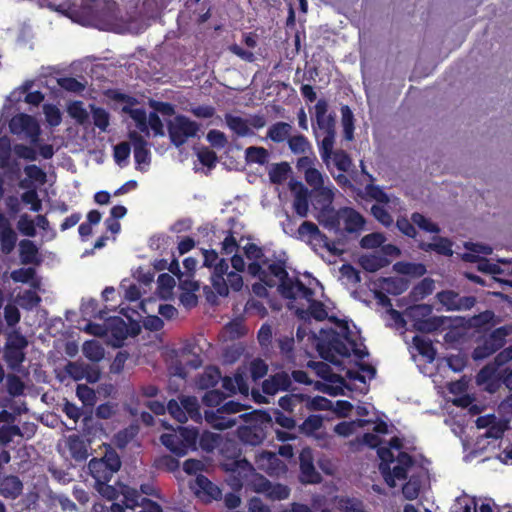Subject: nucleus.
Here are the masks:
<instances>
[{
  "label": "nucleus",
  "instance_id": "6e6d98bb",
  "mask_svg": "<svg viewBox=\"0 0 512 512\" xmlns=\"http://www.w3.org/2000/svg\"><path fill=\"white\" fill-rule=\"evenodd\" d=\"M76 395L85 406H94L96 402L95 391L85 384H79L76 388Z\"/></svg>",
  "mask_w": 512,
  "mask_h": 512
},
{
  "label": "nucleus",
  "instance_id": "e433bc0d",
  "mask_svg": "<svg viewBox=\"0 0 512 512\" xmlns=\"http://www.w3.org/2000/svg\"><path fill=\"white\" fill-rule=\"evenodd\" d=\"M82 350L84 356L93 362H98L104 357V349L96 340L86 341Z\"/></svg>",
  "mask_w": 512,
  "mask_h": 512
},
{
  "label": "nucleus",
  "instance_id": "20e7f679",
  "mask_svg": "<svg viewBox=\"0 0 512 512\" xmlns=\"http://www.w3.org/2000/svg\"><path fill=\"white\" fill-rule=\"evenodd\" d=\"M24 95L17 88L6 98L0 111V128H40L35 117L21 112Z\"/></svg>",
  "mask_w": 512,
  "mask_h": 512
},
{
  "label": "nucleus",
  "instance_id": "f8f14e48",
  "mask_svg": "<svg viewBox=\"0 0 512 512\" xmlns=\"http://www.w3.org/2000/svg\"><path fill=\"white\" fill-rule=\"evenodd\" d=\"M164 8V5L158 0H144L140 9L137 5H125V15L127 17H132L133 15L142 20V33L149 26V20L155 19Z\"/></svg>",
  "mask_w": 512,
  "mask_h": 512
},
{
  "label": "nucleus",
  "instance_id": "473e14b6",
  "mask_svg": "<svg viewBox=\"0 0 512 512\" xmlns=\"http://www.w3.org/2000/svg\"><path fill=\"white\" fill-rule=\"evenodd\" d=\"M152 466L158 471L175 472L179 469L180 463L176 457L164 454L156 457Z\"/></svg>",
  "mask_w": 512,
  "mask_h": 512
},
{
  "label": "nucleus",
  "instance_id": "c85d7f7f",
  "mask_svg": "<svg viewBox=\"0 0 512 512\" xmlns=\"http://www.w3.org/2000/svg\"><path fill=\"white\" fill-rule=\"evenodd\" d=\"M109 332L115 339L122 341L127 337V324L119 316H114L106 319L105 334Z\"/></svg>",
  "mask_w": 512,
  "mask_h": 512
},
{
  "label": "nucleus",
  "instance_id": "2f4dec72",
  "mask_svg": "<svg viewBox=\"0 0 512 512\" xmlns=\"http://www.w3.org/2000/svg\"><path fill=\"white\" fill-rule=\"evenodd\" d=\"M67 113L79 125H84L89 122V113L84 107V103L80 100H75L67 105Z\"/></svg>",
  "mask_w": 512,
  "mask_h": 512
},
{
  "label": "nucleus",
  "instance_id": "ddd939ff",
  "mask_svg": "<svg viewBox=\"0 0 512 512\" xmlns=\"http://www.w3.org/2000/svg\"><path fill=\"white\" fill-rule=\"evenodd\" d=\"M439 302L447 311H466L476 304L474 296H460L453 290H444L437 294Z\"/></svg>",
  "mask_w": 512,
  "mask_h": 512
},
{
  "label": "nucleus",
  "instance_id": "5fc2aeb1",
  "mask_svg": "<svg viewBox=\"0 0 512 512\" xmlns=\"http://www.w3.org/2000/svg\"><path fill=\"white\" fill-rule=\"evenodd\" d=\"M245 256L252 261H262L264 265L268 264V259L264 255V250L262 247L258 246L255 243H247L244 248Z\"/></svg>",
  "mask_w": 512,
  "mask_h": 512
},
{
  "label": "nucleus",
  "instance_id": "bf43d9fd",
  "mask_svg": "<svg viewBox=\"0 0 512 512\" xmlns=\"http://www.w3.org/2000/svg\"><path fill=\"white\" fill-rule=\"evenodd\" d=\"M14 436H22V432L17 425H2L0 426V444L3 446L8 445Z\"/></svg>",
  "mask_w": 512,
  "mask_h": 512
},
{
  "label": "nucleus",
  "instance_id": "4d7b16f0",
  "mask_svg": "<svg viewBox=\"0 0 512 512\" xmlns=\"http://www.w3.org/2000/svg\"><path fill=\"white\" fill-rule=\"evenodd\" d=\"M199 130H168L169 137L173 145L180 147L189 138L195 137Z\"/></svg>",
  "mask_w": 512,
  "mask_h": 512
},
{
  "label": "nucleus",
  "instance_id": "680f3d73",
  "mask_svg": "<svg viewBox=\"0 0 512 512\" xmlns=\"http://www.w3.org/2000/svg\"><path fill=\"white\" fill-rule=\"evenodd\" d=\"M333 162L338 170L341 172H348L352 166V160L347 152L344 150H337L333 154Z\"/></svg>",
  "mask_w": 512,
  "mask_h": 512
},
{
  "label": "nucleus",
  "instance_id": "a878e982",
  "mask_svg": "<svg viewBox=\"0 0 512 512\" xmlns=\"http://www.w3.org/2000/svg\"><path fill=\"white\" fill-rule=\"evenodd\" d=\"M225 119L228 128H249V126H253V128H263L265 125V120L262 116L247 119L227 113Z\"/></svg>",
  "mask_w": 512,
  "mask_h": 512
},
{
  "label": "nucleus",
  "instance_id": "3c124183",
  "mask_svg": "<svg viewBox=\"0 0 512 512\" xmlns=\"http://www.w3.org/2000/svg\"><path fill=\"white\" fill-rule=\"evenodd\" d=\"M304 402L306 408L310 411L330 410L332 408L331 400L323 396H315L314 398H310L306 395Z\"/></svg>",
  "mask_w": 512,
  "mask_h": 512
},
{
  "label": "nucleus",
  "instance_id": "774afa93",
  "mask_svg": "<svg viewBox=\"0 0 512 512\" xmlns=\"http://www.w3.org/2000/svg\"><path fill=\"white\" fill-rule=\"evenodd\" d=\"M339 506L343 512H366L363 502L355 498L341 499Z\"/></svg>",
  "mask_w": 512,
  "mask_h": 512
},
{
  "label": "nucleus",
  "instance_id": "0eeeda50",
  "mask_svg": "<svg viewBox=\"0 0 512 512\" xmlns=\"http://www.w3.org/2000/svg\"><path fill=\"white\" fill-rule=\"evenodd\" d=\"M167 411L179 423H185L188 419L196 423L202 422L200 405L195 396H182L179 402L175 399L169 400Z\"/></svg>",
  "mask_w": 512,
  "mask_h": 512
},
{
  "label": "nucleus",
  "instance_id": "f3484780",
  "mask_svg": "<svg viewBox=\"0 0 512 512\" xmlns=\"http://www.w3.org/2000/svg\"><path fill=\"white\" fill-rule=\"evenodd\" d=\"M312 120L316 121L317 128H335L336 114L328 111L325 99H319L314 106Z\"/></svg>",
  "mask_w": 512,
  "mask_h": 512
},
{
  "label": "nucleus",
  "instance_id": "a19ab883",
  "mask_svg": "<svg viewBox=\"0 0 512 512\" xmlns=\"http://www.w3.org/2000/svg\"><path fill=\"white\" fill-rule=\"evenodd\" d=\"M69 451L73 459H75L76 461H84L88 457V452L84 442L80 440L79 437L77 436L70 437Z\"/></svg>",
  "mask_w": 512,
  "mask_h": 512
},
{
  "label": "nucleus",
  "instance_id": "2eb2a0df",
  "mask_svg": "<svg viewBox=\"0 0 512 512\" xmlns=\"http://www.w3.org/2000/svg\"><path fill=\"white\" fill-rule=\"evenodd\" d=\"M224 468L232 473L234 478L233 486L239 488L245 484L254 472L253 466L246 459H232L224 464Z\"/></svg>",
  "mask_w": 512,
  "mask_h": 512
},
{
  "label": "nucleus",
  "instance_id": "cd10ccee",
  "mask_svg": "<svg viewBox=\"0 0 512 512\" xmlns=\"http://www.w3.org/2000/svg\"><path fill=\"white\" fill-rule=\"evenodd\" d=\"M24 172L27 178L20 181L19 185L21 188H31L33 182L44 184L47 176L45 171L35 164L27 165L24 168Z\"/></svg>",
  "mask_w": 512,
  "mask_h": 512
},
{
  "label": "nucleus",
  "instance_id": "7c9ffc66",
  "mask_svg": "<svg viewBox=\"0 0 512 512\" xmlns=\"http://www.w3.org/2000/svg\"><path fill=\"white\" fill-rule=\"evenodd\" d=\"M412 341L418 353L425 357L428 362H433L435 360L437 351L430 339L416 335L413 337Z\"/></svg>",
  "mask_w": 512,
  "mask_h": 512
},
{
  "label": "nucleus",
  "instance_id": "e2e57ef3",
  "mask_svg": "<svg viewBox=\"0 0 512 512\" xmlns=\"http://www.w3.org/2000/svg\"><path fill=\"white\" fill-rule=\"evenodd\" d=\"M365 191L370 198L379 204H388L390 202L388 194L378 185L368 184Z\"/></svg>",
  "mask_w": 512,
  "mask_h": 512
},
{
  "label": "nucleus",
  "instance_id": "49530a36",
  "mask_svg": "<svg viewBox=\"0 0 512 512\" xmlns=\"http://www.w3.org/2000/svg\"><path fill=\"white\" fill-rule=\"evenodd\" d=\"M495 314L492 310H486L470 318V325L476 329H482L494 324Z\"/></svg>",
  "mask_w": 512,
  "mask_h": 512
},
{
  "label": "nucleus",
  "instance_id": "dca6fc26",
  "mask_svg": "<svg viewBox=\"0 0 512 512\" xmlns=\"http://www.w3.org/2000/svg\"><path fill=\"white\" fill-rule=\"evenodd\" d=\"M318 351L323 359L329 361L332 364L338 363L332 351L346 358L351 355L350 348L342 339L338 337H335L332 340H330V342L327 345H319Z\"/></svg>",
  "mask_w": 512,
  "mask_h": 512
},
{
  "label": "nucleus",
  "instance_id": "c756f323",
  "mask_svg": "<svg viewBox=\"0 0 512 512\" xmlns=\"http://www.w3.org/2000/svg\"><path fill=\"white\" fill-rule=\"evenodd\" d=\"M221 379L220 369L216 366L207 367L199 376L197 385L200 389L208 390L218 384Z\"/></svg>",
  "mask_w": 512,
  "mask_h": 512
},
{
  "label": "nucleus",
  "instance_id": "9d476101",
  "mask_svg": "<svg viewBox=\"0 0 512 512\" xmlns=\"http://www.w3.org/2000/svg\"><path fill=\"white\" fill-rule=\"evenodd\" d=\"M27 346L28 340L19 331H12L8 334L3 358L10 369L19 370L25 361V349Z\"/></svg>",
  "mask_w": 512,
  "mask_h": 512
},
{
  "label": "nucleus",
  "instance_id": "de8ad7c7",
  "mask_svg": "<svg viewBox=\"0 0 512 512\" xmlns=\"http://www.w3.org/2000/svg\"><path fill=\"white\" fill-rule=\"evenodd\" d=\"M131 145V142L124 141L114 146L113 156L119 166L123 167L127 164L131 152Z\"/></svg>",
  "mask_w": 512,
  "mask_h": 512
},
{
  "label": "nucleus",
  "instance_id": "4468645a",
  "mask_svg": "<svg viewBox=\"0 0 512 512\" xmlns=\"http://www.w3.org/2000/svg\"><path fill=\"white\" fill-rule=\"evenodd\" d=\"M197 497L204 502H211L222 497L221 489L210 481L206 476L198 474L194 483L191 485Z\"/></svg>",
  "mask_w": 512,
  "mask_h": 512
},
{
  "label": "nucleus",
  "instance_id": "37998d69",
  "mask_svg": "<svg viewBox=\"0 0 512 512\" xmlns=\"http://www.w3.org/2000/svg\"><path fill=\"white\" fill-rule=\"evenodd\" d=\"M6 389L10 396L18 397L23 395L25 384L16 374H8L6 377Z\"/></svg>",
  "mask_w": 512,
  "mask_h": 512
},
{
  "label": "nucleus",
  "instance_id": "13d9d810",
  "mask_svg": "<svg viewBox=\"0 0 512 512\" xmlns=\"http://www.w3.org/2000/svg\"><path fill=\"white\" fill-rule=\"evenodd\" d=\"M19 299L20 306L25 310H32L41 302V297L33 290H25Z\"/></svg>",
  "mask_w": 512,
  "mask_h": 512
},
{
  "label": "nucleus",
  "instance_id": "393cba45",
  "mask_svg": "<svg viewBox=\"0 0 512 512\" xmlns=\"http://www.w3.org/2000/svg\"><path fill=\"white\" fill-rule=\"evenodd\" d=\"M291 189H295L296 187L299 190L296 192L293 207L296 214L300 217H306L309 211V202H308V191L304 187L301 182L290 183Z\"/></svg>",
  "mask_w": 512,
  "mask_h": 512
},
{
  "label": "nucleus",
  "instance_id": "79ce46f5",
  "mask_svg": "<svg viewBox=\"0 0 512 512\" xmlns=\"http://www.w3.org/2000/svg\"><path fill=\"white\" fill-rule=\"evenodd\" d=\"M411 221L421 230L429 233H439L440 228L436 223L425 217L419 212L411 214Z\"/></svg>",
  "mask_w": 512,
  "mask_h": 512
},
{
  "label": "nucleus",
  "instance_id": "4c0bfd02",
  "mask_svg": "<svg viewBox=\"0 0 512 512\" xmlns=\"http://www.w3.org/2000/svg\"><path fill=\"white\" fill-rule=\"evenodd\" d=\"M323 426V417L321 415L313 414L308 416L299 426V431L307 436L313 435Z\"/></svg>",
  "mask_w": 512,
  "mask_h": 512
},
{
  "label": "nucleus",
  "instance_id": "58836bf2",
  "mask_svg": "<svg viewBox=\"0 0 512 512\" xmlns=\"http://www.w3.org/2000/svg\"><path fill=\"white\" fill-rule=\"evenodd\" d=\"M0 169H2L5 175L12 180L19 179L22 173L20 162L11 156L7 157L3 162L0 161Z\"/></svg>",
  "mask_w": 512,
  "mask_h": 512
},
{
  "label": "nucleus",
  "instance_id": "f257e3e1",
  "mask_svg": "<svg viewBox=\"0 0 512 512\" xmlns=\"http://www.w3.org/2000/svg\"><path fill=\"white\" fill-rule=\"evenodd\" d=\"M66 10L73 22L102 31L140 34L143 28L140 18L127 17L125 6L121 8L114 0H82L80 5L72 3Z\"/></svg>",
  "mask_w": 512,
  "mask_h": 512
},
{
  "label": "nucleus",
  "instance_id": "a211bd4d",
  "mask_svg": "<svg viewBox=\"0 0 512 512\" xmlns=\"http://www.w3.org/2000/svg\"><path fill=\"white\" fill-rule=\"evenodd\" d=\"M23 492V483L16 475H5L0 478V495L15 500Z\"/></svg>",
  "mask_w": 512,
  "mask_h": 512
},
{
  "label": "nucleus",
  "instance_id": "a18cd8bd",
  "mask_svg": "<svg viewBox=\"0 0 512 512\" xmlns=\"http://www.w3.org/2000/svg\"><path fill=\"white\" fill-rule=\"evenodd\" d=\"M16 243L17 234L12 228L6 229L5 232L0 234V245L3 254H10L15 249Z\"/></svg>",
  "mask_w": 512,
  "mask_h": 512
},
{
  "label": "nucleus",
  "instance_id": "f03ea898",
  "mask_svg": "<svg viewBox=\"0 0 512 512\" xmlns=\"http://www.w3.org/2000/svg\"><path fill=\"white\" fill-rule=\"evenodd\" d=\"M262 283L270 288L278 285L281 295L290 300H295L297 297H311L313 294V289L307 287L300 279L289 277L285 260L268 264Z\"/></svg>",
  "mask_w": 512,
  "mask_h": 512
},
{
  "label": "nucleus",
  "instance_id": "72a5a7b5",
  "mask_svg": "<svg viewBox=\"0 0 512 512\" xmlns=\"http://www.w3.org/2000/svg\"><path fill=\"white\" fill-rule=\"evenodd\" d=\"M325 135L320 143L319 152L324 162L328 163L332 157L336 130H324Z\"/></svg>",
  "mask_w": 512,
  "mask_h": 512
},
{
  "label": "nucleus",
  "instance_id": "bb28decb",
  "mask_svg": "<svg viewBox=\"0 0 512 512\" xmlns=\"http://www.w3.org/2000/svg\"><path fill=\"white\" fill-rule=\"evenodd\" d=\"M298 238L304 240L308 237L310 241L326 242L327 236L320 231L318 226L311 221H304L297 230Z\"/></svg>",
  "mask_w": 512,
  "mask_h": 512
},
{
  "label": "nucleus",
  "instance_id": "603ef678",
  "mask_svg": "<svg viewBox=\"0 0 512 512\" xmlns=\"http://www.w3.org/2000/svg\"><path fill=\"white\" fill-rule=\"evenodd\" d=\"M226 398L224 392L218 389H208L202 397V402L208 407H218Z\"/></svg>",
  "mask_w": 512,
  "mask_h": 512
},
{
  "label": "nucleus",
  "instance_id": "412c9836",
  "mask_svg": "<svg viewBox=\"0 0 512 512\" xmlns=\"http://www.w3.org/2000/svg\"><path fill=\"white\" fill-rule=\"evenodd\" d=\"M299 479L304 484H318L321 482L322 477L315 469L311 456L301 454Z\"/></svg>",
  "mask_w": 512,
  "mask_h": 512
},
{
  "label": "nucleus",
  "instance_id": "1a4fd4ad",
  "mask_svg": "<svg viewBox=\"0 0 512 512\" xmlns=\"http://www.w3.org/2000/svg\"><path fill=\"white\" fill-rule=\"evenodd\" d=\"M140 132L145 133V135H141L137 130H129L128 138L133 146L134 152V160L136 164V169L140 171L146 170V167L149 166L151 160L150 150L148 148V143L145 137L151 136V131H153V136H165V130H139Z\"/></svg>",
  "mask_w": 512,
  "mask_h": 512
},
{
  "label": "nucleus",
  "instance_id": "b1692460",
  "mask_svg": "<svg viewBox=\"0 0 512 512\" xmlns=\"http://www.w3.org/2000/svg\"><path fill=\"white\" fill-rule=\"evenodd\" d=\"M341 214L344 220V229L348 233H355L360 231L364 224V217L355 209L345 207L341 210Z\"/></svg>",
  "mask_w": 512,
  "mask_h": 512
},
{
  "label": "nucleus",
  "instance_id": "aec40b11",
  "mask_svg": "<svg viewBox=\"0 0 512 512\" xmlns=\"http://www.w3.org/2000/svg\"><path fill=\"white\" fill-rule=\"evenodd\" d=\"M314 295L315 292L313 291L311 297H300L301 299H305L309 303V306L307 310L298 308L296 314L300 318H305V315H309L317 321H324L328 317V312L321 301L314 299Z\"/></svg>",
  "mask_w": 512,
  "mask_h": 512
},
{
  "label": "nucleus",
  "instance_id": "4be33fe9",
  "mask_svg": "<svg viewBox=\"0 0 512 512\" xmlns=\"http://www.w3.org/2000/svg\"><path fill=\"white\" fill-rule=\"evenodd\" d=\"M434 242L421 241L418 244V248L425 252H436L439 255L450 257L453 255V242L446 237L435 236L433 237Z\"/></svg>",
  "mask_w": 512,
  "mask_h": 512
},
{
  "label": "nucleus",
  "instance_id": "9b49d317",
  "mask_svg": "<svg viewBox=\"0 0 512 512\" xmlns=\"http://www.w3.org/2000/svg\"><path fill=\"white\" fill-rule=\"evenodd\" d=\"M512 332L509 326H501L494 329L482 342L475 347L472 353L474 360H483L504 347L506 337Z\"/></svg>",
  "mask_w": 512,
  "mask_h": 512
},
{
  "label": "nucleus",
  "instance_id": "c9c22d12",
  "mask_svg": "<svg viewBox=\"0 0 512 512\" xmlns=\"http://www.w3.org/2000/svg\"><path fill=\"white\" fill-rule=\"evenodd\" d=\"M443 324L441 317L433 316L427 319H418L414 323V327L417 331L422 333H432L437 331Z\"/></svg>",
  "mask_w": 512,
  "mask_h": 512
},
{
  "label": "nucleus",
  "instance_id": "c03bdc74",
  "mask_svg": "<svg viewBox=\"0 0 512 512\" xmlns=\"http://www.w3.org/2000/svg\"><path fill=\"white\" fill-rule=\"evenodd\" d=\"M306 395L304 394H286L278 400V405L287 412H292L293 409L302 403H304Z\"/></svg>",
  "mask_w": 512,
  "mask_h": 512
},
{
  "label": "nucleus",
  "instance_id": "338daca9",
  "mask_svg": "<svg viewBox=\"0 0 512 512\" xmlns=\"http://www.w3.org/2000/svg\"><path fill=\"white\" fill-rule=\"evenodd\" d=\"M371 214L373 217L385 227H389L393 223V218L390 213L379 204H374L371 207Z\"/></svg>",
  "mask_w": 512,
  "mask_h": 512
},
{
  "label": "nucleus",
  "instance_id": "09e8293b",
  "mask_svg": "<svg viewBox=\"0 0 512 512\" xmlns=\"http://www.w3.org/2000/svg\"><path fill=\"white\" fill-rule=\"evenodd\" d=\"M268 157V152L263 147L251 146L246 149V159L249 163L263 165L268 161Z\"/></svg>",
  "mask_w": 512,
  "mask_h": 512
},
{
  "label": "nucleus",
  "instance_id": "6e6552de",
  "mask_svg": "<svg viewBox=\"0 0 512 512\" xmlns=\"http://www.w3.org/2000/svg\"><path fill=\"white\" fill-rule=\"evenodd\" d=\"M243 408L241 403L230 400L218 407L216 411H205V420L217 430L232 428L237 424V418L232 415L241 412Z\"/></svg>",
  "mask_w": 512,
  "mask_h": 512
},
{
  "label": "nucleus",
  "instance_id": "6ab92c4d",
  "mask_svg": "<svg viewBox=\"0 0 512 512\" xmlns=\"http://www.w3.org/2000/svg\"><path fill=\"white\" fill-rule=\"evenodd\" d=\"M326 319H328L330 322L336 324L340 328V330L343 333V337H344L345 341H347L349 343L353 354L357 358L362 360L369 355L366 347L364 346L363 349L359 348L356 340H354L351 337V331H350L349 324L347 321L339 319L337 316H334V315L328 316Z\"/></svg>",
  "mask_w": 512,
  "mask_h": 512
},
{
  "label": "nucleus",
  "instance_id": "39448f33",
  "mask_svg": "<svg viewBox=\"0 0 512 512\" xmlns=\"http://www.w3.org/2000/svg\"><path fill=\"white\" fill-rule=\"evenodd\" d=\"M198 438L197 428L179 426L173 433L162 434L160 441L176 457H183L189 451L197 450Z\"/></svg>",
  "mask_w": 512,
  "mask_h": 512
},
{
  "label": "nucleus",
  "instance_id": "864d4df0",
  "mask_svg": "<svg viewBox=\"0 0 512 512\" xmlns=\"http://www.w3.org/2000/svg\"><path fill=\"white\" fill-rule=\"evenodd\" d=\"M196 154L198 160L203 166H206L208 169H213L216 167L218 157L213 150L209 149L208 147H202L198 149Z\"/></svg>",
  "mask_w": 512,
  "mask_h": 512
},
{
  "label": "nucleus",
  "instance_id": "ea45409f",
  "mask_svg": "<svg viewBox=\"0 0 512 512\" xmlns=\"http://www.w3.org/2000/svg\"><path fill=\"white\" fill-rule=\"evenodd\" d=\"M290 171L291 168L287 162L275 164L269 171V179L273 184H282Z\"/></svg>",
  "mask_w": 512,
  "mask_h": 512
},
{
  "label": "nucleus",
  "instance_id": "69168bd1",
  "mask_svg": "<svg viewBox=\"0 0 512 512\" xmlns=\"http://www.w3.org/2000/svg\"><path fill=\"white\" fill-rule=\"evenodd\" d=\"M251 378L254 381L262 379L268 372V365L264 360L257 358L251 361L249 367Z\"/></svg>",
  "mask_w": 512,
  "mask_h": 512
},
{
  "label": "nucleus",
  "instance_id": "8fccbe9b",
  "mask_svg": "<svg viewBox=\"0 0 512 512\" xmlns=\"http://www.w3.org/2000/svg\"><path fill=\"white\" fill-rule=\"evenodd\" d=\"M43 113L45 115L46 122L51 127H57L62 121V113L60 109L54 104H44Z\"/></svg>",
  "mask_w": 512,
  "mask_h": 512
},
{
  "label": "nucleus",
  "instance_id": "5701e85b",
  "mask_svg": "<svg viewBox=\"0 0 512 512\" xmlns=\"http://www.w3.org/2000/svg\"><path fill=\"white\" fill-rule=\"evenodd\" d=\"M20 261L24 265L40 264L39 249L37 245L29 239H23L19 242Z\"/></svg>",
  "mask_w": 512,
  "mask_h": 512
},
{
  "label": "nucleus",
  "instance_id": "7ed1b4c3",
  "mask_svg": "<svg viewBox=\"0 0 512 512\" xmlns=\"http://www.w3.org/2000/svg\"><path fill=\"white\" fill-rule=\"evenodd\" d=\"M245 422L246 426L238 428L237 435L239 440L250 446H258L267 437L268 430L273 427V420L270 413L262 410H255L250 413H244L239 416Z\"/></svg>",
  "mask_w": 512,
  "mask_h": 512
},
{
  "label": "nucleus",
  "instance_id": "0e129e2a",
  "mask_svg": "<svg viewBox=\"0 0 512 512\" xmlns=\"http://www.w3.org/2000/svg\"><path fill=\"white\" fill-rule=\"evenodd\" d=\"M57 82L62 89L68 92L81 93L85 89V84L74 77H62L59 78Z\"/></svg>",
  "mask_w": 512,
  "mask_h": 512
},
{
  "label": "nucleus",
  "instance_id": "f704fd0d",
  "mask_svg": "<svg viewBox=\"0 0 512 512\" xmlns=\"http://www.w3.org/2000/svg\"><path fill=\"white\" fill-rule=\"evenodd\" d=\"M360 264L365 271L376 272L385 267L388 261L383 256L367 255L361 257Z\"/></svg>",
  "mask_w": 512,
  "mask_h": 512
},
{
  "label": "nucleus",
  "instance_id": "423d86ee",
  "mask_svg": "<svg viewBox=\"0 0 512 512\" xmlns=\"http://www.w3.org/2000/svg\"><path fill=\"white\" fill-rule=\"evenodd\" d=\"M121 460L118 453L111 447L107 448L101 458H92L88 463V470L96 483L110 481L119 471Z\"/></svg>",
  "mask_w": 512,
  "mask_h": 512
},
{
  "label": "nucleus",
  "instance_id": "052dcab7",
  "mask_svg": "<svg viewBox=\"0 0 512 512\" xmlns=\"http://www.w3.org/2000/svg\"><path fill=\"white\" fill-rule=\"evenodd\" d=\"M93 122L96 128H107L109 125V114L102 108L90 105Z\"/></svg>",
  "mask_w": 512,
  "mask_h": 512
}]
</instances>
